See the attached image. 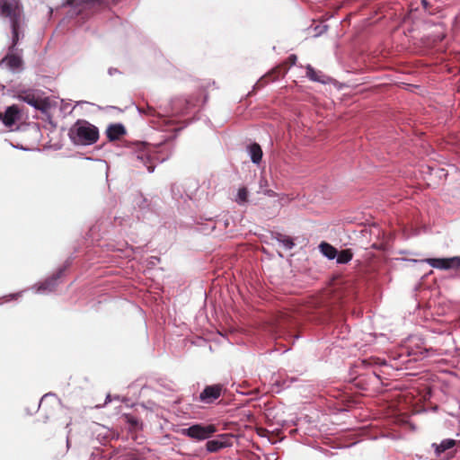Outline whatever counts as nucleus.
Listing matches in <instances>:
<instances>
[{
	"label": "nucleus",
	"instance_id": "1",
	"mask_svg": "<svg viewBox=\"0 0 460 460\" xmlns=\"http://www.w3.org/2000/svg\"><path fill=\"white\" fill-rule=\"evenodd\" d=\"M0 15L9 19L12 29V47L10 52L1 60L0 66H5L13 72H18L22 69V58L21 55L13 53L19 34L18 30L21 26L22 6L18 0H0Z\"/></svg>",
	"mask_w": 460,
	"mask_h": 460
},
{
	"label": "nucleus",
	"instance_id": "2",
	"mask_svg": "<svg viewBox=\"0 0 460 460\" xmlns=\"http://www.w3.org/2000/svg\"><path fill=\"white\" fill-rule=\"evenodd\" d=\"M172 153L170 143L153 146L146 142H135L130 147V161L135 167L146 168L149 172H153L156 164L169 159Z\"/></svg>",
	"mask_w": 460,
	"mask_h": 460
},
{
	"label": "nucleus",
	"instance_id": "3",
	"mask_svg": "<svg viewBox=\"0 0 460 460\" xmlns=\"http://www.w3.org/2000/svg\"><path fill=\"white\" fill-rule=\"evenodd\" d=\"M70 141L78 146L95 144L100 137L99 128L85 119H77L68 132Z\"/></svg>",
	"mask_w": 460,
	"mask_h": 460
},
{
	"label": "nucleus",
	"instance_id": "4",
	"mask_svg": "<svg viewBox=\"0 0 460 460\" xmlns=\"http://www.w3.org/2000/svg\"><path fill=\"white\" fill-rule=\"evenodd\" d=\"M217 431L213 424H194L181 430V434L196 440H205Z\"/></svg>",
	"mask_w": 460,
	"mask_h": 460
},
{
	"label": "nucleus",
	"instance_id": "5",
	"mask_svg": "<svg viewBox=\"0 0 460 460\" xmlns=\"http://www.w3.org/2000/svg\"><path fill=\"white\" fill-rule=\"evenodd\" d=\"M457 441L453 438H445L439 443H432L431 447L437 457L443 459H450L455 456Z\"/></svg>",
	"mask_w": 460,
	"mask_h": 460
},
{
	"label": "nucleus",
	"instance_id": "6",
	"mask_svg": "<svg viewBox=\"0 0 460 460\" xmlns=\"http://www.w3.org/2000/svg\"><path fill=\"white\" fill-rule=\"evenodd\" d=\"M421 261L428 263L429 266L438 270H456L460 268V256L450 258H428Z\"/></svg>",
	"mask_w": 460,
	"mask_h": 460
},
{
	"label": "nucleus",
	"instance_id": "7",
	"mask_svg": "<svg viewBox=\"0 0 460 460\" xmlns=\"http://www.w3.org/2000/svg\"><path fill=\"white\" fill-rule=\"evenodd\" d=\"M194 106L190 100L185 98H178L172 102V111L170 114H163V117L182 115L188 112L190 107ZM156 111L150 110V115L155 116ZM158 116H162L161 113L157 112Z\"/></svg>",
	"mask_w": 460,
	"mask_h": 460
},
{
	"label": "nucleus",
	"instance_id": "8",
	"mask_svg": "<svg viewBox=\"0 0 460 460\" xmlns=\"http://www.w3.org/2000/svg\"><path fill=\"white\" fill-rule=\"evenodd\" d=\"M66 267L60 268L57 273L47 279L44 282L34 286L36 293L46 294L52 292L58 285V279L63 275Z\"/></svg>",
	"mask_w": 460,
	"mask_h": 460
},
{
	"label": "nucleus",
	"instance_id": "9",
	"mask_svg": "<svg viewBox=\"0 0 460 460\" xmlns=\"http://www.w3.org/2000/svg\"><path fill=\"white\" fill-rule=\"evenodd\" d=\"M221 385H208L199 394V400L205 403H212L218 399L222 393Z\"/></svg>",
	"mask_w": 460,
	"mask_h": 460
},
{
	"label": "nucleus",
	"instance_id": "10",
	"mask_svg": "<svg viewBox=\"0 0 460 460\" xmlns=\"http://www.w3.org/2000/svg\"><path fill=\"white\" fill-rule=\"evenodd\" d=\"M20 119V110L16 105L9 106L4 113L0 112V120L7 128L13 127Z\"/></svg>",
	"mask_w": 460,
	"mask_h": 460
},
{
	"label": "nucleus",
	"instance_id": "11",
	"mask_svg": "<svg viewBox=\"0 0 460 460\" xmlns=\"http://www.w3.org/2000/svg\"><path fill=\"white\" fill-rule=\"evenodd\" d=\"M126 128L121 123H114L108 126L106 129V136L110 141L119 139L120 137L126 134Z\"/></svg>",
	"mask_w": 460,
	"mask_h": 460
},
{
	"label": "nucleus",
	"instance_id": "12",
	"mask_svg": "<svg viewBox=\"0 0 460 460\" xmlns=\"http://www.w3.org/2000/svg\"><path fill=\"white\" fill-rule=\"evenodd\" d=\"M411 357V353L409 350L402 351L397 355L394 354L392 367L396 369L402 368L403 367H407V364L412 360ZM413 360H416V358H414Z\"/></svg>",
	"mask_w": 460,
	"mask_h": 460
},
{
	"label": "nucleus",
	"instance_id": "13",
	"mask_svg": "<svg viewBox=\"0 0 460 460\" xmlns=\"http://www.w3.org/2000/svg\"><path fill=\"white\" fill-rule=\"evenodd\" d=\"M18 98L35 109H40V102L32 90H26L19 93Z\"/></svg>",
	"mask_w": 460,
	"mask_h": 460
},
{
	"label": "nucleus",
	"instance_id": "14",
	"mask_svg": "<svg viewBox=\"0 0 460 460\" xmlns=\"http://www.w3.org/2000/svg\"><path fill=\"white\" fill-rule=\"evenodd\" d=\"M305 69L306 76L309 80L324 84L329 82V77L327 75H325L322 71L315 70L311 65H307Z\"/></svg>",
	"mask_w": 460,
	"mask_h": 460
},
{
	"label": "nucleus",
	"instance_id": "15",
	"mask_svg": "<svg viewBox=\"0 0 460 460\" xmlns=\"http://www.w3.org/2000/svg\"><path fill=\"white\" fill-rule=\"evenodd\" d=\"M248 154L250 155L251 161L259 164L262 158V150L259 144L253 143L247 147Z\"/></svg>",
	"mask_w": 460,
	"mask_h": 460
},
{
	"label": "nucleus",
	"instance_id": "16",
	"mask_svg": "<svg viewBox=\"0 0 460 460\" xmlns=\"http://www.w3.org/2000/svg\"><path fill=\"white\" fill-rule=\"evenodd\" d=\"M319 249L323 255L328 258L329 260H333L337 256V249L328 243L323 242L319 245Z\"/></svg>",
	"mask_w": 460,
	"mask_h": 460
},
{
	"label": "nucleus",
	"instance_id": "17",
	"mask_svg": "<svg viewBox=\"0 0 460 460\" xmlns=\"http://www.w3.org/2000/svg\"><path fill=\"white\" fill-rule=\"evenodd\" d=\"M353 258V253L349 249L342 250L340 252H337L336 261L339 264H346L349 262Z\"/></svg>",
	"mask_w": 460,
	"mask_h": 460
},
{
	"label": "nucleus",
	"instance_id": "18",
	"mask_svg": "<svg viewBox=\"0 0 460 460\" xmlns=\"http://www.w3.org/2000/svg\"><path fill=\"white\" fill-rule=\"evenodd\" d=\"M275 238L286 250H291L295 246L292 238L288 235L278 233L276 234Z\"/></svg>",
	"mask_w": 460,
	"mask_h": 460
},
{
	"label": "nucleus",
	"instance_id": "19",
	"mask_svg": "<svg viewBox=\"0 0 460 460\" xmlns=\"http://www.w3.org/2000/svg\"><path fill=\"white\" fill-rule=\"evenodd\" d=\"M226 447V445L223 441L217 439L208 440L206 443L207 451L210 453L217 452Z\"/></svg>",
	"mask_w": 460,
	"mask_h": 460
},
{
	"label": "nucleus",
	"instance_id": "20",
	"mask_svg": "<svg viewBox=\"0 0 460 460\" xmlns=\"http://www.w3.org/2000/svg\"><path fill=\"white\" fill-rule=\"evenodd\" d=\"M234 201L239 205H243L248 201V190L246 187L238 189Z\"/></svg>",
	"mask_w": 460,
	"mask_h": 460
},
{
	"label": "nucleus",
	"instance_id": "21",
	"mask_svg": "<svg viewBox=\"0 0 460 460\" xmlns=\"http://www.w3.org/2000/svg\"><path fill=\"white\" fill-rule=\"evenodd\" d=\"M48 401H51L53 404H58V401L56 398V396L53 394H46L42 396L40 403H39V409H44L45 404L48 402Z\"/></svg>",
	"mask_w": 460,
	"mask_h": 460
},
{
	"label": "nucleus",
	"instance_id": "22",
	"mask_svg": "<svg viewBox=\"0 0 460 460\" xmlns=\"http://www.w3.org/2000/svg\"><path fill=\"white\" fill-rule=\"evenodd\" d=\"M327 30V25H323V26H316L314 28V31H315V36H319L321 35L323 31H325Z\"/></svg>",
	"mask_w": 460,
	"mask_h": 460
},
{
	"label": "nucleus",
	"instance_id": "23",
	"mask_svg": "<svg viewBox=\"0 0 460 460\" xmlns=\"http://www.w3.org/2000/svg\"><path fill=\"white\" fill-rule=\"evenodd\" d=\"M118 73H119V70H118L117 68L110 67V68L108 69V74H109L110 75H113L118 74Z\"/></svg>",
	"mask_w": 460,
	"mask_h": 460
},
{
	"label": "nucleus",
	"instance_id": "24",
	"mask_svg": "<svg viewBox=\"0 0 460 460\" xmlns=\"http://www.w3.org/2000/svg\"><path fill=\"white\" fill-rule=\"evenodd\" d=\"M288 58H289V60H290L292 65H295L296 62V59H297L296 55H290Z\"/></svg>",
	"mask_w": 460,
	"mask_h": 460
},
{
	"label": "nucleus",
	"instance_id": "25",
	"mask_svg": "<svg viewBox=\"0 0 460 460\" xmlns=\"http://www.w3.org/2000/svg\"><path fill=\"white\" fill-rule=\"evenodd\" d=\"M79 1L84 4H93L95 2H98L99 0H79Z\"/></svg>",
	"mask_w": 460,
	"mask_h": 460
},
{
	"label": "nucleus",
	"instance_id": "26",
	"mask_svg": "<svg viewBox=\"0 0 460 460\" xmlns=\"http://www.w3.org/2000/svg\"><path fill=\"white\" fill-rule=\"evenodd\" d=\"M178 188V186L176 184H173L172 186V193L173 195V197L176 199V193H175V190Z\"/></svg>",
	"mask_w": 460,
	"mask_h": 460
},
{
	"label": "nucleus",
	"instance_id": "27",
	"mask_svg": "<svg viewBox=\"0 0 460 460\" xmlns=\"http://www.w3.org/2000/svg\"><path fill=\"white\" fill-rule=\"evenodd\" d=\"M421 4H422V6L424 7L425 10L428 9L429 3H428L427 0H421Z\"/></svg>",
	"mask_w": 460,
	"mask_h": 460
},
{
	"label": "nucleus",
	"instance_id": "28",
	"mask_svg": "<svg viewBox=\"0 0 460 460\" xmlns=\"http://www.w3.org/2000/svg\"><path fill=\"white\" fill-rule=\"evenodd\" d=\"M374 376H375L376 378H377V379L379 378V376H378L377 374H376V373H374Z\"/></svg>",
	"mask_w": 460,
	"mask_h": 460
},
{
	"label": "nucleus",
	"instance_id": "29",
	"mask_svg": "<svg viewBox=\"0 0 460 460\" xmlns=\"http://www.w3.org/2000/svg\"><path fill=\"white\" fill-rule=\"evenodd\" d=\"M15 148H19L18 146H14ZM21 150H27L26 148H23V147H20Z\"/></svg>",
	"mask_w": 460,
	"mask_h": 460
}]
</instances>
